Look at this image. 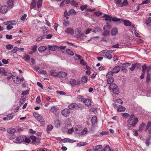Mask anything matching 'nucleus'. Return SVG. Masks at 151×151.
Listing matches in <instances>:
<instances>
[{"mask_svg": "<svg viewBox=\"0 0 151 151\" xmlns=\"http://www.w3.org/2000/svg\"><path fill=\"white\" fill-rule=\"evenodd\" d=\"M138 121V119L134 115L132 114L130 115L127 121V125L128 127L130 126L134 127Z\"/></svg>", "mask_w": 151, "mask_h": 151, "instance_id": "f257e3e1", "label": "nucleus"}, {"mask_svg": "<svg viewBox=\"0 0 151 151\" xmlns=\"http://www.w3.org/2000/svg\"><path fill=\"white\" fill-rule=\"evenodd\" d=\"M114 2L116 6L120 7L127 6L129 4L127 0H124L123 2H122V0H114Z\"/></svg>", "mask_w": 151, "mask_h": 151, "instance_id": "f03ea898", "label": "nucleus"}, {"mask_svg": "<svg viewBox=\"0 0 151 151\" xmlns=\"http://www.w3.org/2000/svg\"><path fill=\"white\" fill-rule=\"evenodd\" d=\"M111 27L110 25H107L104 26L103 29L105 31L103 33V35L105 36H108L110 35L109 31L106 29H110Z\"/></svg>", "mask_w": 151, "mask_h": 151, "instance_id": "7ed1b4c3", "label": "nucleus"}, {"mask_svg": "<svg viewBox=\"0 0 151 151\" xmlns=\"http://www.w3.org/2000/svg\"><path fill=\"white\" fill-rule=\"evenodd\" d=\"M65 33L68 35H73L74 33L73 29L71 27H69L65 29Z\"/></svg>", "mask_w": 151, "mask_h": 151, "instance_id": "20e7f679", "label": "nucleus"}, {"mask_svg": "<svg viewBox=\"0 0 151 151\" xmlns=\"http://www.w3.org/2000/svg\"><path fill=\"white\" fill-rule=\"evenodd\" d=\"M62 114L64 116H68L70 114V110L69 109L65 108L62 111Z\"/></svg>", "mask_w": 151, "mask_h": 151, "instance_id": "39448f33", "label": "nucleus"}, {"mask_svg": "<svg viewBox=\"0 0 151 151\" xmlns=\"http://www.w3.org/2000/svg\"><path fill=\"white\" fill-rule=\"evenodd\" d=\"M122 103V101L121 99H118L115 101L114 103V107L120 106H121Z\"/></svg>", "mask_w": 151, "mask_h": 151, "instance_id": "423d86ee", "label": "nucleus"}, {"mask_svg": "<svg viewBox=\"0 0 151 151\" xmlns=\"http://www.w3.org/2000/svg\"><path fill=\"white\" fill-rule=\"evenodd\" d=\"M75 32L76 35L78 37L83 35L82 29L80 28H78L75 29Z\"/></svg>", "mask_w": 151, "mask_h": 151, "instance_id": "0eeeda50", "label": "nucleus"}, {"mask_svg": "<svg viewBox=\"0 0 151 151\" xmlns=\"http://www.w3.org/2000/svg\"><path fill=\"white\" fill-rule=\"evenodd\" d=\"M24 140V138L23 137H17L14 141V142L16 143H20L23 142Z\"/></svg>", "mask_w": 151, "mask_h": 151, "instance_id": "6e6552de", "label": "nucleus"}, {"mask_svg": "<svg viewBox=\"0 0 151 151\" xmlns=\"http://www.w3.org/2000/svg\"><path fill=\"white\" fill-rule=\"evenodd\" d=\"M12 79L14 82L17 84H19L21 83V79L17 76L12 77Z\"/></svg>", "mask_w": 151, "mask_h": 151, "instance_id": "1a4fd4ad", "label": "nucleus"}, {"mask_svg": "<svg viewBox=\"0 0 151 151\" xmlns=\"http://www.w3.org/2000/svg\"><path fill=\"white\" fill-rule=\"evenodd\" d=\"M8 7L6 6H3L1 7L0 9V12L2 13H4L8 10Z\"/></svg>", "mask_w": 151, "mask_h": 151, "instance_id": "9d476101", "label": "nucleus"}, {"mask_svg": "<svg viewBox=\"0 0 151 151\" xmlns=\"http://www.w3.org/2000/svg\"><path fill=\"white\" fill-rule=\"evenodd\" d=\"M78 105L75 103H71L68 105V108L69 109L73 110L76 109L78 107Z\"/></svg>", "mask_w": 151, "mask_h": 151, "instance_id": "9b49d317", "label": "nucleus"}, {"mask_svg": "<svg viewBox=\"0 0 151 151\" xmlns=\"http://www.w3.org/2000/svg\"><path fill=\"white\" fill-rule=\"evenodd\" d=\"M58 76L60 78H65L67 76V74L64 72L60 71L58 73Z\"/></svg>", "mask_w": 151, "mask_h": 151, "instance_id": "f8f14e48", "label": "nucleus"}, {"mask_svg": "<svg viewBox=\"0 0 151 151\" xmlns=\"http://www.w3.org/2000/svg\"><path fill=\"white\" fill-rule=\"evenodd\" d=\"M118 33V29L116 28H112L111 31V34L112 36H115Z\"/></svg>", "mask_w": 151, "mask_h": 151, "instance_id": "ddd939ff", "label": "nucleus"}, {"mask_svg": "<svg viewBox=\"0 0 151 151\" xmlns=\"http://www.w3.org/2000/svg\"><path fill=\"white\" fill-rule=\"evenodd\" d=\"M13 117V115L11 114H10L8 115L6 117L3 118V119L4 121H8L12 119Z\"/></svg>", "mask_w": 151, "mask_h": 151, "instance_id": "4468645a", "label": "nucleus"}, {"mask_svg": "<svg viewBox=\"0 0 151 151\" xmlns=\"http://www.w3.org/2000/svg\"><path fill=\"white\" fill-rule=\"evenodd\" d=\"M14 0H8L7 4L10 8H12L14 5Z\"/></svg>", "mask_w": 151, "mask_h": 151, "instance_id": "2eb2a0df", "label": "nucleus"}, {"mask_svg": "<svg viewBox=\"0 0 151 151\" xmlns=\"http://www.w3.org/2000/svg\"><path fill=\"white\" fill-rule=\"evenodd\" d=\"M63 142L65 143L66 142H69L70 143L74 142L76 141L74 139H71L68 138H66L63 139L62 140Z\"/></svg>", "mask_w": 151, "mask_h": 151, "instance_id": "dca6fc26", "label": "nucleus"}, {"mask_svg": "<svg viewBox=\"0 0 151 151\" xmlns=\"http://www.w3.org/2000/svg\"><path fill=\"white\" fill-rule=\"evenodd\" d=\"M120 70V68L119 66H115L113 69L112 72L113 73H118Z\"/></svg>", "mask_w": 151, "mask_h": 151, "instance_id": "f3484780", "label": "nucleus"}, {"mask_svg": "<svg viewBox=\"0 0 151 151\" xmlns=\"http://www.w3.org/2000/svg\"><path fill=\"white\" fill-rule=\"evenodd\" d=\"M37 47L36 45L33 46L32 48V51L29 52V54L30 55H32L37 50Z\"/></svg>", "mask_w": 151, "mask_h": 151, "instance_id": "a211bd4d", "label": "nucleus"}, {"mask_svg": "<svg viewBox=\"0 0 151 151\" xmlns=\"http://www.w3.org/2000/svg\"><path fill=\"white\" fill-rule=\"evenodd\" d=\"M83 102L85 103L86 105L89 106L91 105V102L89 99H86L84 100Z\"/></svg>", "mask_w": 151, "mask_h": 151, "instance_id": "6ab92c4d", "label": "nucleus"}, {"mask_svg": "<svg viewBox=\"0 0 151 151\" xmlns=\"http://www.w3.org/2000/svg\"><path fill=\"white\" fill-rule=\"evenodd\" d=\"M70 83L71 85L74 86L76 85L77 83L78 84L80 83V82L78 81L77 82L76 81L75 79H71L70 81Z\"/></svg>", "mask_w": 151, "mask_h": 151, "instance_id": "aec40b11", "label": "nucleus"}, {"mask_svg": "<svg viewBox=\"0 0 151 151\" xmlns=\"http://www.w3.org/2000/svg\"><path fill=\"white\" fill-rule=\"evenodd\" d=\"M51 75L54 77H56L58 76V73L56 72L54 70H50Z\"/></svg>", "mask_w": 151, "mask_h": 151, "instance_id": "412c9836", "label": "nucleus"}, {"mask_svg": "<svg viewBox=\"0 0 151 151\" xmlns=\"http://www.w3.org/2000/svg\"><path fill=\"white\" fill-rule=\"evenodd\" d=\"M47 48V47L46 46H41L38 48V50L40 52H41L45 50Z\"/></svg>", "mask_w": 151, "mask_h": 151, "instance_id": "4be33fe9", "label": "nucleus"}, {"mask_svg": "<svg viewBox=\"0 0 151 151\" xmlns=\"http://www.w3.org/2000/svg\"><path fill=\"white\" fill-rule=\"evenodd\" d=\"M70 22L64 19L63 21V26L67 27L69 26Z\"/></svg>", "mask_w": 151, "mask_h": 151, "instance_id": "5701e85b", "label": "nucleus"}, {"mask_svg": "<svg viewBox=\"0 0 151 151\" xmlns=\"http://www.w3.org/2000/svg\"><path fill=\"white\" fill-rule=\"evenodd\" d=\"M117 87V86L116 85L113 83L110 85L109 86V88L110 90H111L112 91L114 89H115Z\"/></svg>", "mask_w": 151, "mask_h": 151, "instance_id": "b1692460", "label": "nucleus"}, {"mask_svg": "<svg viewBox=\"0 0 151 151\" xmlns=\"http://www.w3.org/2000/svg\"><path fill=\"white\" fill-rule=\"evenodd\" d=\"M124 25L126 26H130L131 25V22L129 20H125L123 21Z\"/></svg>", "mask_w": 151, "mask_h": 151, "instance_id": "393cba45", "label": "nucleus"}, {"mask_svg": "<svg viewBox=\"0 0 151 151\" xmlns=\"http://www.w3.org/2000/svg\"><path fill=\"white\" fill-rule=\"evenodd\" d=\"M145 24L148 26H151V17H150L146 19Z\"/></svg>", "mask_w": 151, "mask_h": 151, "instance_id": "a878e982", "label": "nucleus"}, {"mask_svg": "<svg viewBox=\"0 0 151 151\" xmlns=\"http://www.w3.org/2000/svg\"><path fill=\"white\" fill-rule=\"evenodd\" d=\"M58 110V108H56L55 106H52L51 109V111L53 114H55L56 113L57 111Z\"/></svg>", "mask_w": 151, "mask_h": 151, "instance_id": "bb28decb", "label": "nucleus"}, {"mask_svg": "<svg viewBox=\"0 0 151 151\" xmlns=\"http://www.w3.org/2000/svg\"><path fill=\"white\" fill-rule=\"evenodd\" d=\"M53 128V127L51 124L48 125L47 127V131L48 133H49Z\"/></svg>", "mask_w": 151, "mask_h": 151, "instance_id": "cd10ccee", "label": "nucleus"}, {"mask_svg": "<svg viewBox=\"0 0 151 151\" xmlns=\"http://www.w3.org/2000/svg\"><path fill=\"white\" fill-rule=\"evenodd\" d=\"M138 65L137 63H134V64H132L131 67L129 68V69L131 71H134L136 66L137 67H138Z\"/></svg>", "mask_w": 151, "mask_h": 151, "instance_id": "c85d7f7f", "label": "nucleus"}, {"mask_svg": "<svg viewBox=\"0 0 151 151\" xmlns=\"http://www.w3.org/2000/svg\"><path fill=\"white\" fill-rule=\"evenodd\" d=\"M145 126V124L143 123H142L140 125L138 131L140 132L142 131L144 129V128Z\"/></svg>", "mask_w": 151, "mask_h": 151, "instance_id": "c756f323", "label": "nucleus"}, {"mask_svg": "<svg viewBox=\"0 0 151 151\" xmlns=\"http://www.w3.org/2000/svg\"><path fill=\"white\" fill-rule=\"evenodd\" d=\"M66 52L67 54L72 56H73L74 54L73 52L69 49H67L66 50Z\"/></svg>", "mask_w": 151, "mask_h": 151, "instance_id": "7c9ffc66", "label": "nucleus"}, {"mask_svg": "<svg viewBox=\"0 0 151 151\" xmlns=\"http://www.w3.org/2000/svg\"><path fill=\"white\" fill-rule=\"evenodd\" d=\"M49 48L50 50L52 51H55L56 50L57 48V46L56 45L52 46L50 45L49 46Z\"/></svg>", "mask_w": 151, "mask_h": 151, "instance_id": "2f4dec72", "label": "nucleus"}, {"mask_svg": "<svg viewBox=\"0 0 151 151\" xmlns=\"http://www.w3.org/2000/svg\"><path fill=\"white\" fill-rule=\"evenodd\" d=\"M36 0H32V1L30 7L31 8H33L36 7Z\"/></svg>", "mask_w": 151, "mask_h": 151, "instance_id": "473e14b6", "label": "nucleus"}, {"mask_svg": "<svg viewBox=\"0 0 151 151\" xmlns=\"http://www.w3.org/2000/svg\"><path fill=\"white\" fill-rule=\"evenodd\" d=\"M15 131V129L13 128H10L7 129V132L10 134H12Z\"/></svg>", "mask_w": 151, "mask_h": 151, "instance_id": "72a5a7b5", "label": "nucleus"}, {"mask_svg": "<svg viewBox=\"0 0 151 151\" xmlns=\"http://www.w3.org/2000/svg\"><path fill=\"white\" fill-rule=\"evenodd\" d=\"M68 12L69 14H68V16H69L70 14H75L76 13V11L73 9H70L68 11Z\"/></svg>", "mask_w": 151, "mask_h": 151, "instance_id": "f704fd0d", "label": "nucleus"}, {"mask_svg": "<svg viewBox=\"0 0 151 151\" xmlns=\"http://www.w3.org/2000/svg\"><path fill=\"white\" fill-rule=\"evenodd\" d=\"M87 79L86 77L85 76L83 77L81 79V82L82 83H86L87 82Z\"/></svg>", "mask_w": 151, "mask_h": 151, "instance_id": "c9c22d12", "label": "nucleus"}, {"mask_svg": "<svg viewBox=\"0 0 151 151\" xmlns=\"http://www.w3.org/2000/svg\"><path fill=\"white\" fill-rule=\"evenodd\" d=\"M126 108L124 106H120L117 108V110L119 111H125Z\"/></svg>", "mask_w": 151, "mask_h": 151, "instance_id": "e433bc0d", "label": "nucleus"}, {"mask_svg": "<svg viewBox=\"0 0 151 151\" xmlns=\"http://www.w3.org/2000/svg\"><path fill=\"white\" fill-rule=\"evenodd\" d=\"M113 74L114 73L112 72V71H109L106 74V76L107 78H112V76Z\"/></svg>", "mask_w": 151, "mask_h": 151, "instance_id": "4c0bfd02", "label": "nucleus"}, {"mask_svg": "<svg viewBox=\"0 0 151 151\" xmlns=\"http://www.w3.org/2000/svg\"><path fill=\"white\" fill-rule=\"evenodd\" d=\"M42 2V0H38L37 3V7L39 8L41 7Z\"/></svg>", "mask_w": 151, "mask_h": 151, "instance_id": "58836bf2", "label": "nucleus"}, {"mask_svg": "<svg viewBox=\"0 0 151 151\" xmlns=\"http://www.w3.org/2000/svg\"><path fill=\"white\" fill-rule=\"evenodd\" d=\"M114 81V79L113 78H109L107 80V83L108 84H111Z\"/></svg>", "mask_w": 151, "mask_h": 151, "instance_id": "ea45409f", "label": "nucleus"}, {"mask_svg": "<svg viewBox=\"0 0 151 151\" xmlns=\"http://www.w3.org/2000/svg\"><path fill=\"white\" fill-rule=\"evenodd\" d=\"M112 20L114 22H118V23H120L121 19L120 18H117L116 17H113L112 19Z\"/></svg>", "mask_w": 151, "mask_h": 151, "instance_id": "a19ab883", "label": "nucleus"}, {"mask_svg": "<svg viewBox=\"0 0 151 151\" xmlns=\"http://www.w3.org/2000/svg\"><path fill=\"white\" fill-rule=\"evenodd\" d=\"M91 122L93 124H94L96 122L97 117L95 116H93L91 119Z\"/></svg>", "mask_w": 151, "mask_h": 151, "instance_id": "79ce46f5", "label": "nucleus"}, {"mask_svg": "<svg viewBox=\"0 0 151 151\" xmlns=\"http://www.w3.org/2000/svg\"><path fill=\"white\" fill-rule=\"evenodd\" d=\"M77 98L78 101L81 102H83L84 99L83 96L81 95H78L77 96Z\"/></svg>", "mask_w": 151, "mask_h": 151, "instance_id": "37998d69", "label": "nucleus"}, {"mask_svg": "<svg viewBox=\"0 0 151 151\" xmlns=\"http://www.w3.org/2000/svg\"><path fill=\"white\" fill-rule=\"evenodd\" d=\"M151 139V137L149 136L147 138L146 141L145 142V144L147 146H148L150 145V141Z\"/></svg>", "mask_w": 151, "mask_h": 151, "instance_id": "c03bdc74", "label": "nucleus"}, {"mask_svg": "<svg viewBox=\"0 0 151 151\" xmlns=\"http://www.w3.org/2000/svg\"><path fill=\"white\" fill-rule=\"evenodd\" d=\"M34 115L35 116V118L37 120L39 121V120H40V118H41L42 116L38 114H34Z\"/></svg>", "mask_w": 151, "mask_h": 151, "instance_id": "a18cd8bd", "label": "nucleus"}, {"mask_svg": "<svg viewBox=\"0 0 151 151\" xmlns=\"http://www.w3.org/2000/svg\"><path fill=\"white\" fill-rule=\"evenodd\" d=\"M105 57L109 59H111V54L107 52H106V53L105 55Z\"/></svg>", "mask_w": 151, "mask_h": 151, "instance_id": "49530a36", "label": "nucleus"}, {"mask_svg": "<svg viewBox=\"0 0 151 151\" xmlns=\"http://www.w3.org/2000/svg\"><path fill=\"white\" fill-rule=\"evenodd\" d=\"M86 145V142H81L78 143L77 145L78 147H81L82 146H85Z\"/></svg>", "mask_w": 151, "mask_h": 151, "instance_id": "de8ad7c7", "label": "nucleus"}, {"mask_svg": "<svg viewBox=\"0 0 151 151\" xmlns=\"http://www.w3.org/2000/svg\"><path fill=\"white\" fill-rule=\"evenodd\" d=\"M88 132L87 129L86 128H84L81 132V135L86 134Z\"/></svg>", "mask_w": 151, "mask_h": 151, "instance_id": "09e8293b", "label": "nucleus"}, {"mask_svg": "<svg viewBox=\"0 0 151 151\" xmlns=\"http://www.w3.org/2000/svg\"><path fill=\"white\" fill-rule=\"evenodd\" d=\"M23 58L25 60H28L30 59L29 56L28 55H25L23 57Z\"/></svg>", "mask_w": 151, "mask_h": 151, "instance_id": "8fccbe9b", "label": "nucleus"}, {"mask_svg": "<svg viewBox=\"0 0 151 151\" xmlns=\"http://www.w3.org/2000/svg\"><path fill=\"white\" fill-rule=\"evenodd\" d=\"M115 94H117L119 93V88L117 87L115 89H114L112 91Z\"/></svg>", "mask_w": 151, "mask_h": 151, "instance_id": "3c124183", "label": "nucleus"}, {"mask_svg": "<svg viewBox=\"0 0 151 151\" xmlns=\"http://www.w3.org/2000/svg\"><path fill=\"white\" fill-rule=\"evenodd\" d=\"M13 47V46L12 45L9 44L6 45V48L8 50H10Z\"/></svg>", "mask_w": 151, "mask_h": 151, "instance_id": "603ef678", "label": "nucleus"}, {"mask_svg": "<svg viewBox=\"0 0 151 151\" xmlns=\"http://www.w3.org/2000/svg\"><path fill=\"white\" fill-rule=\"evenodd\" d=\"M71 4L75 7H77L78 6V4L74 0H73L71 1Z\"/></svg>", "mask_w": 151, "mask_h": 151, "instance_id": "864d4df0", "label": "nucleus"}, {"mask_svg": "<svg viewBox=\"0 0 151 151\" xmlns=\"http://www.w3.org/2000/svg\"><path fill=\"white\" fill-rule=\"evenodd\" d=\"M55 125L57 127L60 126V122L59 120H56L55 122Z\"/></svg>", "mask_w": 151, "mask_h": 151, "instance_id": "5fc2aeb1", "label": "nucleus"}, {"mask_svg": "<svg viewBox=\"0 0 151 151\" xmlns=\"http://www.w3.org/2000/svg\"><path fill=\"white\" fill-rule=\"evenodd\" d=\"M56 93L60 95H64L65 94V93L63 91H56Z\"/></svg>", "mask_w": 151, "mask_h": 151, "instance_id": "6e6d98bb", "label": "nucleus"}, {"mask_svg": "<svg viewBox=\"0 0 151 151\" xmlns=\"http://www.w3.org/2000/svg\"><path fill=\"white\" fill-rule=\"evenodd\" d=\"M102 148V146L101 145H97L95 147V150H98L99 149H101Z\"/></svg>", "mask_w": 151, "mask_h": 151, "instance_id": "4d7b16f0", "label": "nucleus"}, {"mask_svg": "<svg viewBox=\"0 0 151 151\" xmlns=\"http://www.w3.org/2000/svg\"><path fill=\"white\" fill-rule=\"evenodd\" d=\"M111 18L112 17H110L108 15H106L105 17V19L106 21L110 20H111Z\"/></svg>", "mask_w": 151, "mask_h": 151, "instance_id": "13d9d810", "label": "nucleus"}, {"mask_svg": "<svg viewBox=\"0 0 151 151\" xmlns=\"http://www.w3.org/2000/svg\"><path fill=\"white\" fill-rule=\"evenodd\" d=\"M39 122H40V123L42 124H44L45 123V121L42 116L41 117V118H40V120H39Z\"/></svg>", "mask_w": 151, "mask_h": 151, "instance_id": "bf43d9fd", "label": "nucleus"}, {"mask_svg": "<svg viewBox=\"0 0 151 151\" xmlns=\"http://www.w3.org/2000/svg\"><path fill=\"white\" fill-rule=\"evenodd\" d=\"M31 140L30 139L28 138H26L24 139V140L23 142L26 143H29L30 142Z\"/></svg>", "mask_w": 151, "mask_h": 151, "instance_id": "052dcab7", "label": "nucleus"}, {"mask_svg": "<svg viewBox=\"0 0 151 151\" xmlns=\"http://www.w3.org/2000/svg\"><path fill=\"white\" fill-rule=\"evenodd\" d=\"M110 147L108 145H106L104 148V150L105 151H109L110 150Z\"/></svg>", "mask_w": 151, "mask_h": 151, "instance_id": "680f3d73", "label": "nucleus"}, {"mask_svg": "<svg viewBox=\"0 0 151 151\" xmlns=\"http://www.w3.org/2000/svg\"><path fill=\"white\" fill-rule=\"evenodd\" d=\"M28 94H29V91L28 90L24 91H22V95L23 96H25Z\"/></svg>", "mask_w": 151, "mask_h": 151, "instance_id": "e2e57ef3", "label": "nucleus"}, {"mask_svg": "<svg viewBox=\"0 0 151 151\" xmlns=\"http://www.w3.org/2000/svg\"><path fill=\"white\" fill-rule=\"evenodd\" d=\"M87 8V6L86 5H82L81 6L80 8L83 11L84 10V9H86Z\"/></svg>", "mask_w": 151, "mask_h": 151, "instance_id": "0e129e2a", "label": "nucleus"}, {"mask_svg": "<svg viewBox=\"0 0 151 151\" xmlns=\"http://www.w3.org/2000/svg\"><path fill=\"white\" fill-rule=\"evenodd\" d=\"M9 22V25H14L17 24V22L15 21H10Z\"/></svg>", "mask_w": 151, "mask_h": 151, "instance_id": "69168bd1", "label": "nucleus"}, {"mask_svg": "<svg viewBox=\"0 0 151 151\" xmlns=\"http://www.w3.org/2000/svg\"><path fill=\"white\" fill-rule=\"evenodd\" d=\"M18 49L17 47H15L14 48L12 51L13 52L15 53L17 51Z\"/></svg>", "mask_w": 151, "mask_h": 151, "instance_id": "338daca9", "label": "nucleus"}, {"mask_svg": "<svg viewBox=\"0 0 151 151\" xmlns=\"http://www.w3.org/2000/svg\"><path fill=\"white\" fill-rule=\"evenodd\" d=\"M119 43H117L116 44L112 45V47L114 48H119Z\"/></svg>", "mask_w": 151, "mask_h": 151, "instance_id": "774afa93", "label": "nucleus"}]
</instances>
